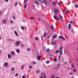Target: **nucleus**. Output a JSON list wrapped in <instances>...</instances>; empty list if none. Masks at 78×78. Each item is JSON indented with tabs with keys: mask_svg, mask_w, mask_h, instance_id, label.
Listing matches in <instances>:
<instances>
[{
	"mask_svg": "<svg viewBox=\"0 0 78 78\" xmlns=\"http://www.w3.org/2000/svg\"><path fill=\"white\" fill-rule=\"evenodd\" d=\"M71 28V25L69 23V24L68 29L70 30Z\"/></svg>",
	"mask_w": 78,
	"mask_h": 78,
	"instance_id": "ddd939ff",
	"label": "nucleus"
},
{
	"mask_svg": "<svg viewBox=\"0 0 78 78\" xmlns=\"http://www.w3.org/2000/svg\"><path fill=\"white\" fill-rule=\"evenodd\" d=\"M34 6H35L34 5H32V7H33V8L34 7Z\"/></svg>",
	"mask_w": 78,
	"mask_h": 78,
	"instance_id": "bf43d9fd",
	"label": "nucleus"
},
{
	"mask_svg": "<svg viewBox=\"0 0 78 78\" xmlns=\"http://www.w3.org/2000/svg\"><path fill=\"white\" fill-rule=\"evenodd\" d=\"M36 72L37 73H39V70H37V71H36Z\"/></svg>",
	"mask_w": 78,
	"mask_h": 78,
	"instance_id": "f704fd0d",
	"label": "nucleus"
},
{
	"mask_svg": "<svg viewBox=\"0 0 78 78\" xmlns=\"http://www.w3.org/2000/svg\"><path fill=\"white\" fill-rule=\"evenodd\" d=\"M47 32H46L44 33V34H43V36H44V37H45L46 35H47Z\"/></svg>",
	"mask_w": 78,
	"mask_h": 78,
	"instance_id": "9d476101",
	"label": "nucleus"
},
{
	"mask_svg": "<svg viewBox=\"0 0 78 78\" xmlns=\"http://www.w3.org/2000/svg\"><path fill=\"white\" fill-rule=\"evenodd\" d=\"M50 38V35H49L47 37V38L48 39H49Z\"/></svg>",
	"mask_w": 78,
	"mask_h": 78,
	"instance_id": "8fccbe9b",
	"label": "nucleus"
},
{
	"mask_svg": "<svg viewBox=\"0 0 78 78\" xmlns=\"http://www.w3.org/2000/svg\"><path fill=\"white\" fill-rule=\"evenodd\" d=\"M59 61H61V59H60V58H59Z\"/></svg>",
	"mask_w": 78,
	"mask_h": 78,
	"instance_id": "69168bd1",
	"label": "nucleus"
},
{
	"mask_svg": "<svg viewBox=\"0 0 78 78\" xmlns=\"http://www.w3.org/2000/svg\"><path fill=\"white\" fill-rule=\"evenodd\" d=\"M5 2H8V0H5Z\"/></svg>",
	"mask_w": 78,
	"mask_h": 78,
	"instance_id": "4d7b16f0",
	"label": "nucleus"
},
{
	"mask_svg": "<svg viewBox=\"0 0 78 78\" xmlns=\"http://www.w3.org/2000/svg\"><path fill=\"white\" fill-rule=\"evenodd\" d=\"M46 51L48 53H50V51L48 49H47L46 50Z\"/></svg>",
	"mask_w": 78,
	"mask_h": 78,
	"instance_id": "2eb2a0df",
	"label": "nucleus"
},
{
	"mask_svg": "<svg viewBox=\"0 0 78 78\" xmlns=\"http://www.w3.org/2000/svg\"><path fill=\"white\" fill-rule=\"evenodd\" d=\"M41 56H39L37 57V59H38V60H39V61H40V60H41Z\"/></svg>",
	"mask_w": 78,
	"mask_h": 78,
	"instance_id": "1a4fd4ad",
	"label": "nucleus"
},
{
	"mask_svg": "<svg viewBox=\"0 0 78 78\" xmlns=\"http://www.w3.org/2000/svg\"><path fill=\"white\" fill-rule=\"evenodd\" d=\"M17 2H16L15 4V6H16V5H17Z\"/></svg>",
	"mask_w": 78,
	"mask_h": 78,
	"instance_id": "ea45409f",
	"label": "nucleus"
},
{
	"mask_svg": "<svg viewBox=\"0 0 78 78\" xmlns=\"http://www.w3.org/2000/svg\"><path fill=\"white\" fill-rule=\"evenodd\" d=\"M5 66L6 67L8 66V62H6L5 63Z\"/></svg>",
	"mask_w": 78,
	"mask_h": 78,
	"instance_id": "f3484780",
	"label": "nucleus"
},
{
	"mask_svg": "<svg viewBox=\"0 0 78 78\" xmlns=\"http://www.w3.org/2000/svg\"><path fill=\"white\" fill-rule=\"evenodd\" d=\"M25 75H23L22 77V78H25Z\"/></svg>",
	"mask_w": 78,
	"mask_h": 78,
	"instance_id": "58836bf2",
	"label": "nucleus"
},
{
	"mask_svg": "<svg viewBox=\"0 0 78 78\" xmlns=\"http://www.w3.org/2000/svg\"><path fill=\"white\" fill-rule=\"evenodd\" d=\"M38 20H39V21L40 20H41V19H40V18H38Z\"/></svg>",
	"mask_w": 78,
	"mask_h": 78,
	"instance_id": "13d9d810",
	"label": "nucleus"
},
{
	"mask_svg": "<svg viewBox=\"0 0 78 78\" xmlns=\"http://www.w3.org/2000/svg\"><path fill=\"white\" fill-rule=\"evenodd\" d=\"M38 2H40L41 3H43L45 5H47V2L46 1V0H37Z\"/></svg>",
	"mask_w": 78,
	"mask_h": 78,
	"instance_id": "f257e3e1",
	"label": "nucleus"
},
{
	"mask_svg": "<svg viewBox=\"0 0 78 78\" xmlns=\"http://www.w3.org/2000/svg\"><path fill=\"white\" fill-rule=\"evenodd\" d=\"M20 44V42L18 41H17L16 43V46H18Z\"/></svg>",
	"mask_w": 78,
	"mask_h": 78,
	"instance_id": "423d86ee",
	"label": "nucleus"
},
{
	"mask_svg": "<svg viewBox=\"0 0 78 78\" xmlns=\"http://www.w3.org/2000/svg\"><path fill=\"white\" fill-rule=\"evenodd\" d=\"M50 28L51 30H53V29H54V27H53V26H51Z\"/></svg>",
	"mask_w": 78,
	"mask_h": 78,
	"instance_id": "aec40b11",
	"label": "nucleus"
},
{
	"mask_svg": "<svg viewBox=\"0 0 78 78\" xmlns=\"http://www.w3.org/2000/svg\"><path fill=\"white\" fill-rule=\"evenodd\" d=\"M11 54H9L8 55V57L9 58H11Z\"/></svg>",
	"mask_w": 78,
	"mask_h": 78,
	"instance_id": "a878e982",
	"label": "nucleus"
},
{
	"mask_svg": "<svg viewBox=\"0 0 78 78\" xmlns=\"http://www.w3.org/2000/svg\"><path fill=\"white\" fill-rule=\"evenodd\" d=\"M27 50L28 51H30V49L29 48H27Z\"/></svg>",
	"mask_w": 78,
	"mask_h": 78,
	"instance_id": "a19ab883",
	"label": "nucleus"
},
{
	"mask_svg": "<svg viewBox=\"0 0 78 78\" xmlns=\"http://www.w3.org/2000/svg\"><path fill=\"white\" fill-rule=\"evenodd\" d=\"M54 18L55 19V20L57 21H59V17H57L56 15L53 16Z\"/></svg>",
	"mask_w": 78,
	"mask_h": 78,
	"instance_id": "20e7f679",
	"label": "nucleus"
},
{
	"mask_svg": "<svg viewBox=\"0 0 78 78\" xmlns=\"http://www.w3.org/2000/svg\"><path fill=\"white\" fill-rule=\"evenodd\" d=\"M24 8H27V4H25L24 6Z\"/></svg>",
	"mask_w": 78,
	"mask_h": 78,
	"instance_id": "cd10ccee",
	"label": "nucleus"
},
{
	"mask_svg": "<svg viewBox=\"0 0 78 78\" xmlns=\"http://www.w3.org/2000/svg\"><path fill=\"white\" fill-rule=\"evenodd\" d=\"M73 73H72V72H71L70 73V75H73Z\"/></svg>",
	"mask_w": 78,
	"mask_h": 78,
	"instance_id": "4c0bfd02",
	"label": "nucleus"
},
{
	"mask_svg": "<svg viewBox=\"0 0 78 78\" xmlns=\"http://www.w3.org/2000/svg\"><path fill=\"white\" fill-rule=\"evenodd\" d=\"M64 52L65 54H66V50H65Z\"/></svg>",
	"mask_w": 78,
	"mask_h": 78,
	"instance_id": "a18cd8bd",
	"label": "nucleus"
},
{
	"mask_svg": "<svg viewBox=\"0 0 78 78\" xmlns=\"http://www.w3.org/2000/svg\"><path fill=\"white\" fill-rule=\"evenodd\" d=\"M54 11L55 14H57V13H58V12H59V11L58 10L55 9H54Z\"/></svg>",
	"mask_w": 78,
	"mask_h": 78,
	"instance_id": "39448f33",
	"label": "nucleus"
},
{
	"mask_svg": "<svg viewBox=\"0 0 78 78\" xmlns=\"http://www.w3.org/2000/svg\"><path fill=\"white\" fill-rule=\"evenodd\" d=\"M58 37H60V38H62L64 41H66V39L64 37H63L62 36H59Z\"/></svg>",
	"mask_w": 78,
	"mask_h": 78,
	"instance_id": "6e6552de",
	"label": "nucleus"
},
{
	"mask_svg": "<svg viewBox=\"0 0 78 78\" xmlns=\"http://www.w3.org/2000/svg\"><path fill=\"white\" fill-rule=\"evenodd\" d=\"M66 12L67 14H69V12L68 10H67L66 11Z\"/></svg>",
	"mask_w": 78,
	"mask_h": 78,
	"instance_id": "c756f323",
	"label": "nucleus"
},
{
	"mask_svg": "<svg viewBox=\"0 0 78 78\" xmlns=\"http://www.w3.org/2000/svg\"><path fill=\"white\" fill-rule=\"evenodd\" d=\"M40 78H47L46 77V76L44 73H41V76L40 77Z\"/></svg>",
	"mask_w": 78,
	"mask_h": 78,
	"instance_id": "f03ea898",
	"label": "nucleus"
},
{
	"mask_svg": "<svg viewBox=\"0 0 78 78\" xmlns=\"http://www.w3.org/2000/svg\"><path fill=\"white\" fill-rule=\"evenodd\" d=\"M35 39L36 40H37V41H38V38H37V37H35Z\"/></svg>",
	"mask_w": 78,
	"mask_h": 78,
	"instance_id": "49530a36",
	"label": "nucleus"
},
{
	"mask_svg": "<svg viewBox=\"0 0 78 78\" xmlns=\"http://www.w3.org/2000/svg\"><path fill=\"white\" fill-rule=\"evenodd\" d=\"M73 70L74 72H76V69H74Z\"/></svg>",
	"mask_w": 78,
	"mask_h": 78,
	"instance_id": "3c124183",
	"label": "nucleus"
},
{
	"mask_svg": "<svg viewBox=\"0 0 78 78\" xmlns=\"http://www.w3.org/2000/svg\"><path fill=\"white\" fill-rule=\"evenodd\" d=\"M16 52L17 53H19L20 52V50H19V49H17L16 50Z\"/></svg>",
	"mask_w": 78,
	"mask_h": 78,
	"instance_id": "a211bd4d",
	"label": "nucleus"
},
{
	"mask_svg": "<svg viewBox=\"0 0 78 78\" xmlns=\"http://www.w3.org/2000/svg\"><path fill=\"white\" fill-rule=\"evenodd\" d=\"M10 23H12V20H11L10 21Z\"/></svg>",
	"mask_w": 78,
	"mask_h": 78,
	"instance_id": "603ef678",
	"label": "nucleus"
},
{
	"mask_svg": "<svg viewBox=\"0 0 78 78\" xmlns=\"http://www.w3.org/2000/svg\"><path fill=\"white\" fill-rule=\"evenodd\" d=\"M72 68H73L74 67V65H73L72 66Z\"/></svg>",
	"mask_w": 78,
	"mask_h": 78,
	"instance_id": "864d4df0",
	"label": "nucleus"
},
{
	"mask_svg": "<svg viewBox=\"0 0 78 78\" xmlns=\"http://www.w3.org/2000/svg\"><path fill=\"white\" fill-rule=\"evenodd\" d=\"M33 64H36V63L35 61H34L33 62Z\"/></svg>",
	"mask_w": 78,
	"mask_h": 78,
	"instance_id": "e433bc0d",
	"label": "nucleus"
},
{
	"mask_svg": "<svg viewBox=\"0 0 78 78\" xmlns=\"http://www.w3.org/2000/svg\"><path fill=\"white\" fill-rule=\"evenodd\" d=\"M57 37V35H54V36L53 37L54 39H55V38H56Z\"/></svg>",
	"mask_w": 78,
	"mask_h": 78,
	"instance_id": "412c9836",
	"label": "nucleus"
},
{
	"mask_svg": "<svg viewBox=\"0 0 78 78\" xmlns=\"http://www.w3.org/2000/svg\"><path fill=\"white\" fill-rule=\"evenodd\" d=\"M75 8H78V5H75Z\"/></svg>",
	"mask_w": 78,
	"mask_h": 78,
	"instance_id": "473e14b6",
	"label": "nucleus"
},
{
	"mask_svg": "<svg viewBox=\"0 0 78 78\" xmlns=\"http://www.w3.org/2000/svg\"><path fill=\"white\" fill-rule=\"evenodd\" d=\"M12 18L14 20H15V18H14V16H12Z\"/></svg>",
	"mask_w": 78,
	"mask_h": 78,
	"instance_id": "c03bdc74",
	"label": "nucleus"
},
{
	"mask_svg": "<svg viewBox=\"0 0 78 78\" xmlns=\"http://www.w3.org/2000/svg\"><path fill=\"white\" fill-rule=\"evenodd\" d=\"M70 23H73V21H70Z\"/></svg>",
	"mask_w": 78,
	"mask_h": 78,
	"instance_id": "6e6d98bb",
	"label": "nucleus"
},
{
	"mask_svg": "<svg viewBox=\"0 0 78 78\" xmlns=\"http://www.w3.org/2000/svg\"><path fill=\"white\" fill-rule=\"evenodd\" d=\"M63 48V47L61 46L60 47V55H62V49Z\"/></svg>",
	"mask_w": 78,
	"mask_h": 78,
	"instance_id": "7ed1b4c3",
	"label": "nucleus"
},
{
	"mask_svg": "<svg viewBox=\"0 0 78 78\" xmlns=\"http://www.w3.org/2000/svg\"><path fill=\"white\" fill-rule=\"evenodd\" d=\"M57 4H58V5H61V3H58V2L57 3Z\"/></svg>",
	"mask_w": 78,
	"mask_h": 78,
	"instance_id": "5fc2aeb1",
	"label": "nucleus"
},
{
	"mask_svg": "<svg viewBox=\"0 0 78 78\" xmlns=\"http://www.w3.org/2000/svg\"><path fill=\"white\" fill-rule=\"evenodd\" d=\"M26 2V1L24 0V3H25Z\"/></svg>",
	"mask_w": 78,
	"mask_h": 78,
	"instance_id": "0e129e2a",
	"label": "nucleus"
},
{
	"mask_svg": "<svg viewBox=\"0 0 78 78\" xmlns=\"http://www.w3.org/2000/svg\"><path fill=\"white\" fill-rule=\"evenodd\" d=\"M51 78H55V75H53L52 76H51Z\"/></svg>",
	"mask_w": 78,
	"mask_h": 78,
	"instance_id": "c85d7f7f",
	"label": "nucleus"
},
{
	"mask_svg": "<svg viewBox=\"0 0 78 78\" xmlns=\"http://www.w3.org/2000/svg\"><path fill=\"white\" fill-rule=\"evenodd\" d=\"M14 32L15 34H16V36H19L18 34H17V32H16V31H14Z\"/></svg>",
	"mask_w": 78,
	"mask_h": 78,
	"instance_id": "4468645a",
	"label": "nucleus"
},
{
	"mask_svg": "<svg viewBox=\"0 0 78 78\" xmlns=\"http://www.w3.org/2000/svg\"><path fill=\"white\" fill-rule=\"evenodd\" d=\"M50 54H48L47 55L48 56H50Z\"/></svg>",
	"mask_w": 78,
	"mask_h": 78,
	"instance_id": "052dcab7",
	"label": "nucleus"
},
{
	"mask_svg": "<svg viewBox=\"0 0 78 78\" xmlns=\"http://www.w3.org/2000/svg\"><path fill=\"white\" fill-rule=\"evenodd\" d=\"M2 22H4V24H5V23H6V21H5V20H3L2 21Z\"/></svg>",
	"mask_w": 78,
	"mask_h": 78,
	"instance_id": "4be33fe9",
	"label": "nucleus"
},
{
	"mask_svg": "<svg viewBox=\"0 0 78 78\" xmlns=\"http://www.w3.org/2000/svg\"><path fill=\"white\" fill-rule=\"evenodd\" d=\"M18 76V73H16L15 74V76Z\"/></svg>",
	"mask_w": 78,
	"mask_h": 78,
	"instance_id": "79ce46f5",
	"label": "nucleus"
},
{
	"mask_svg": "<svg viewBox=\"0 0 78 78\" xmlns=\"http://www.w3.org/2000/svg\"><path fill=\"white\" fill-rule=\"evenodd\" d=\"M21 28L22 30H25V27L23 26L21 27Z\"/></svg>",
	"mask_w": 78,
	"mask_h": 78,
	"instance_id": "6ab92c4d",
	"label": "nucleus"
},
{
	"mask_svg": "<svg viewBox=\"0 0 78 78\" xmlns=\"http://www.w3.org/2000/svg\"><path fill=\"white\" fill-rule=\"evenodd\" d=\"M21 47L23 48V44H21Z\"/></svg>",
	"mask_w": 78,
	"mask_h": 78,
	"instance_id": "c9c22d12",
	"label": "nucleus"
},
{
	"mask_svg": "<svg viewBox=\"0 0 78 78\" xmlns=\"http://www.w3.org/2000/svg\"><path fill=\"white\" fill-rule=\"evenodd\" d=\"M58 52H59V50H57L55 52V53H56V54H57Z\"/></svg>",
	"mask_w": 78,
	"mask_h": 78,
	"instance_id": "b1692460",
	"label": "nucleus"
},
{
	"mask_svg": "<svg viewBox=\"0 0 78 78\" xmlns=\"http://www.w3.org/2000/svg\"><path fill=\"white\" fill-rule=\"evenodd\" d=\"M32 67H32L31 66H29V68L30 69H31V68H32Z\"/></svg>",
	"mask_w": 78,
	"mask_h": 78,
	"instance_id": "de8ad7c7",
	"label": "nucleus"
},
{
	"mask_svg": "<svg viewBox=\"0 0 78 78\" xmlns=\"http://www.w3.org/2000/svg\"><path fill=\"white\" fill-rule=\"evenodd\" d=\"M68 70H70V68L69 67L68 68Z\"/></svg>",
	"mask_w": 78,
	"mask_h": 78,
	"instance_id": "338daca9",
	"label": "nucleus"
},
{
	"mask_svg": "<svg viewBox=\"0 0 78 78\" xmlns=\"http://www.w3.org/2000/svg\"><path fill=\"white\" fill-rule=\"evenodd\" d=\"M59 18L60 19H62V16H60L59 17Z\"/></svg>",
	"mask_w": 78,
	"mask_h": 78,
	"instance_id": "2f4dec72",
	"label": "nucleus"
},
{
	"mask_svg": "<svg viewBox=\"0 0 78 78\" xmlns=\"http://www.w3.org/2000/svg\"><path fill=\"white\" fill-rule=\"evenodd\" d=\"M49 62H50V61H49L48 60L46 62L47 64H48L49 63Z\"/></svg>",
	"mask_w": 78,
	"mask_h": 78,
	"instance_id": "72a5a7b5",
	"label": "nucleus"
},
{
	"mask_svg": "<svg viewBox=\"0 0 78 78\" xmlns=\"http://www.w3.org/2000/svg\"><path fill=\"white\" fill-rule=\"evenodd\" d=\"M30 19H33V20H34V18H33V17H30Z\"/></svg>",
	"mask_w": 78,
	"mask_h": 78,
	"instance_id": "09e8293b",
	"label": "nucleus"
},
{
	"mask_svg": "<svg viewBox=\"0 0 78 78\" xmlns=\"http://www.w3.org/2000/svg\"><path fill=\"white\" fill-rule=\"evenodd\" d=\"M14 51H11V53L12 56H13V55H14Z\"/></svg>",
	"mask_w": 78,
	"mask_h": 78,
	"instance_id": "393cba45",
	"label": "nucleus"
},
{
	"mask_svg": "<svg viewBox=\"0 0 78 78\" xmlns=\"http://www.w3.org/2000/svg\"><path fill=\"white\" fill-rule=\"evenodd\" d=\"M56 78H61L60 77H57Z\"/></svg>",
	"mask_w": 78,
	"mask_h": 78,
	"instance_id": "680f3d73",
	"label": "nucleus"
},
{
	"mask_svg": "<svg viewBox=\"0 0 78 78\" xmlns=\"http://www.w3.org/2000/svg\"><path fill=\"white\" fill-rule=\"evenodd\" d=\"M63 12H65V10H63Z\"/></svg>",
	"mask_w": 78,
	"mask_h": 78,
	"instance_id": "774afa93",
	"label": "nucleus"
},
{
	"mask_svg": "<svg viewBox=\"0 0 78 78\" xmlns=\"http://www.w3.org/2000/svg\"><path fill=\"white\" fill-rule=\"evenodd\" d=\"M52 5L53 6H55L56 5V2H53Z\"/></svg>",
	"mask_w": 78,
	"mask_h": 78,
	"instance_id": "f8f14e48",
	"label": "nucleus"
},
{
	"mask_svg": "<svg viewBox=\"0 0 78 78\" xmlns=\"http://www.w3.org/2000/svg\"><path fill=\"white\" fill-rule=\"evenodd\" d=\"M34 2L35 3H36V4H37V5H40V4H39V3L37 1H35Z\"/></svg>",
	"mask_w": 78,
	"mask_h": 78,
	"instance_id": "9b49d317",
	"label": "nucleus"
},
{
	"mask_svg": "<svg viewBox=\"0 0 78 78\" xmlns=\"http://www.w3.org/2000/svg\"><path fill=\"white\" fill-rule=\"evenodd\" d=\"M61 57V55H59L58 57V58H60Z\"/></svg>",
	"mask_w": 78,
	"mask_h": 78,
	"instance_id": "37998d69",
	"label": "nucleus"
},
{
	"mask_svg": "<svg viewBox=\"0 0 78 78\" xmlns=\"http://www.w3.org/2000/svg\"><path fill=\"white\" fill-rule=\"evenodd\" d=\"M60 67V64H58L57 65V68H59Z\"/></svg>",
	"mask_w": 78,
	"mask_h": 78,
	"instance_id": "5701e85b",
	"label": "nucleus"
},
{
	"mask_svg": "<svg viewBox=\"0 0 78 78\" xmlns=\"http://www.w3.org/2000/svg\"><path fill=\"white\" fill-rule=\"evenodd\" d=\"M24 67V65H22V66H21V69L22 70H23V67Z\"/></svg>",
	"mask_w": 78,
	"mask_h": 78,
	"instance_id": "7c9ffc66",
	"label": "nucleus"
},
{
	"mask_svg": "<svg viewBox=\"0 0 78 78\" xmlns=\"http://www.w3.org/2000/svg\"><path fill=\"white\" fill-rule=\"evenodd\" d=\"M53 61L55 62H56L57 61V58H54L53 59Z\"/></svg>",
	"mask_w": 78,
	"mask_h": 78,
	"instance_id": "dca6fc26",
	"label": "nucleus"
},
{
	"mask_svg": "<svg viewBox=\"0 0 78 78\" xmlns=\"http://www.w3.org/2000/svg\"><path fill=\"white\" fill-rule=\"evenodd\" d=\"M60 4H62V5L63 4V2H61Z\"/></svg>",
	"mask_w": 78,
	"mask_h": 78,
	"instance_id": "e2e57ef3",
	"label": "nucleus"
},
{
	"mask_svg": "<svg viewBox=\"0 0 78 78\" xmlns=\"http://www.w3.org/2000/svg\"><path fill=\"white\" fill-rule=\"evenodd\" d=\"M51 44L53 45H55L56 44V42L55 41H51Z\"/></svg>",
	"mask_w": 78,
	"mask_h": 78,
	"instance_id": "0eeeda50",
	"label": "nucleus"
},
{
	"mask_svg": "<svg viewBox=\"0 0 78 78\" xmlns=\"http://www.w3.org/2000/svg\"><path fill=\"white\" fill-rule=\"evenodd\" d=\"M14 68H12L11 69V71L12 72H13V71H14Z\"/></svg>",
	"mask_w": 78,
	"mask_h": 78,
	"instance_id": "bb28decb",
	"label": "nucleus"
}]
</instances>
